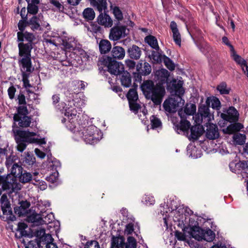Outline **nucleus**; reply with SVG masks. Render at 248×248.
<instances>
[{
  "label": "nucleus",
  "instance_id": "obj_1",
  "mask_svg": "<svg viewBox=\"0 0 248 248\" xmlns=\"http://www.w3.org/2000/svg\"><path fill=\"white\" fill-rule=\"evenodd\" d=\"M140 88L146 99L151 100L156 106L161 104L166 94L165 87L155 84L153 80L147 79L143 80Z\"/></svg>",
  "mask_w": 248,
  "mask_h": 248
},
{
  "label": "nucleus",
  "instance_id": "obj_2",
  "mask_svg": "<svg viewBox=\"0 0 248 248\" xmlns=\"http://www.w3.org/2000/svg\"><path fill=\"white\" fill-rule=\"evenodd\" d=\"M140 88L146 99L151 100L156 106L161 104L166 94L165 87L155 84L153 80L147 79L143 80Z\"/></svg>",
  "mask_w": 248,
  "mask_h": 248
},
{
  "label": "nucleus",
  "instance_id": "obj_3",
  "mask_svg": "<svg viewBox=\"0 0 248 248\" xmlns=\"http://www.w3.org/2000/svg\"><path fill=\"white\" fill-rule=\"evenodd\" d=\"M0 195L2 191H6L9 196L13 193H17L21 189V185L17 182L16 178L11 174L6 175H0Z\"/></svg>",
  "mask_w": 248,
  "mask_h": 248
},
{
  "label": "nucleus",
  "instance_id": "obj_4",
  "mask_svg": "<svg viewBox=\"0 0 248 248\" xmlns=\"http://www.w3.org/2000/svg\"><path fill=\"white\" fill-rule=\"evenodd\" d=\"M219 115L221 119L218 121V124L220 127H224L228 122L232 123L238 122L239 117L238 111L232 106L224 108L222 112H218Z\"/></svg>",
  "mask_w": 248,
  "mask_h": 248
},
{
  "label": "nucleus",
  "instance_id": "obj_5",
  "mask_svg": "<svg viewBox=\"0 0 248 248\" xmlns=\"http://www.w3.org/2000/svg\"><path fill=\"white\" fill-rule=\"evenodd\" d=\"M35 39V36L32 33L27 31L23 32H17V41L19 42L18 44L19 51H23L26 48L31 51L33 48V41Z\"/></svg>",
  "mask_w": 248,
  "mask_h": 248
},
{
  "label": "nucleus",
  "instance_id": "obj_6",
  "mask_svg": "<svg viewBox=\"0 0 248 248\" xmlns=\"http://www.w3.org/2000/svg\"><path fill=\"white\" fill-rule=\"evenodd\" d=\"M0 203L2 214L0 213V219L4 221L9 222V221H13L16 219V217L13 214L11 204L9 201L7 194H3L0 198Z\"/></svg>",
  "mask_w": 248,
  "mask_h": 248
},
{
  "label": "nucleus",
  "instance_id": "obj_7",
  "mask_svg": "<svg viewBox=\"0 0 248 248\" xmlns=\"http://www.w3.org/2000/svg\"><path fill=\"white\" fill-rule=\"evenodd\" d=\"M137 241L133 236H129L126 243L123 236L115 237L112 236L110 248H136Z\"/></svg>",
  "mask_w": 248,
  "mask_h": 248
},
{
  "label": "nucleus",
  "instance_id": "obj_8",
  "mask_svg": "<svg viewBox=\"0 0 248 248\" xmlns=\"http://www.w3.org/2000/svg\"><path fill=\"white\" fill-rule=\"evenodd\" d=\"M19 56L22 58L18 60V63L21 65L22 67L25 70L22 72H25L30 74L34 70V67L32 66L31 60V51L28 49L25 48L24 50L19 51Z\"/></svg>",
  "mask_w": 248,
  "mask_h": 248
},
{
  "label": "nucleus",
  "instance_id": "obj_9",
  "mask_svg": "<svg viewBox=\"0 0 248 248\" xmlns=\"http://www.w3.org/2000/svg\"><path fill=\"white\" fill-rule=\"evenodd\" d=\"M83 135L85 141L90 144L97 143L102 138L98 134L97 127L94 125L88 126L83 132Z\"/></svg>",
  "mask_w": 248,
  "mask_h": 248
},
{
  "label": "nucleus",
  "instance_id": "obj_10",
  "mask_svg": "<svg viewBox=\"0 0 248 248\" xmlns=\"http://www.w3.org/2000/svg\"><path fill=\"white\" fill-rule=\"evenodd\" d=\"M117 22L115 26L110 31L109 38L114 41H118L121 38H124L129 33V30L125 25H119Z\"/></svg>",
  "mask_w": 248,
  "mask_h": 248
},
{
  "label": "nucleus",
  "instance_id": "obj_11",
  "mask_svg": "<svg viewBox=\"0 0 248 248\" xmlns=\"http://www.w3.org/2000/svg\"><path fill=\"white\" fill-rule=\"evenodd\" d=\"M102 62L103 64L107 66L108 71L111 74L118 75L124 70V65L111 57L107 56L104 58Z\"/></svg>",
  "mask_w": 248,
  "mask_h": 248
},
{
  "label": "nucleus",
  "instance_id": "obj_12",
  "mask_svg": "<svg viewBox=\"0 0 248 248\" xmlns=\"http://www.w3.org/2000/svg\"><path fill=\"white\" fill-rule=\"evenodd\" d=\"M182 96L172 95V96L166 99L163 104L164 109L169 113L175 112L178 108L182 104L181 101L183 100ZM184 102L182 103L183 104Z\"/></svg>",
  "mask_w": 248,
  "mask_h": 248
},
{
  "label": "nucleus",
  "instance_id": "obj_13",
  "mask_svg": "<svg viewBox=\"0 0 248 248\" xmlns=\"http://www.w3.org/2000/svg\"><path fill=\"white\" fill-rule=\"evenodd\" d=\"M183 82L176 79L172 78L169 80L166 84V89L172 95L183 96L185 90L183 87Z\"/></svg>",
  "mask_w": 248,
  "mask_h": 248
},
{
  "label": "nucleus",
  "instance_id": "obj_14",
  "mask_svg": "<svg viewBox=\"0 0 248 248\" xmlns=\"http://www.w3.org/2000/svg\"><path fill=\"white\" fill-rule=\"evenodd\" d=\"M210 107L207 104L201 105L198 109V117L196 118V123H202L204 120L206 123H209L214 118V115L210 112Z\"/></svg>",
  "mask_w": 248,
  "mask_h": 248
},
{
  "label": "nucleus",
  "instance_id": "obj_15",
  "mask_svg": "<svg viewBox=\"0 0 248 248\" xmlns=\"http://www.w3.org/2000/svg\"><path fill=\"white\" fill-rule=\"evenodd\" d=\"M12 132L14 134L20 136V138H23L27 140L28 143H35L38 139L31 138V137L36 135V133L33 132H30L29 131H23L18 129V126H16V123L13 125Z\"/></svg>",
  "mask_w": 248,
  "mask_h": 248
},
{
  "label": "nucleus",
  "instance_id": "obj_16",
  "mask_svg": "<svg viewBox=\"0 0 248 248\" xmlns=\"http://www.w3.org/2000/svg\"><path fill=\"white\" fill-rule=\"evenodd\" d=\"M170 72L164 68L156 70L155 73V78L157 84L161 87H165L164 84H167L170 80Z\"/></svg>",
  "mask_w": 248,
  "mask_h": 248
},
{
  "label": "nucleus",
  "instance_id": "obj_17",
  "mask_svg": "<svg viewBox=\"0 0 248 248\" xmlns=\"http://www.w3.org/2000/svg\"><path fill=\"white\" fill-rule=\"evenodd\" d=\"M206 137L210 140H214L219 138L220 135L217 126L213 124L206 123Z\"/></svg>",
  "mask_w": 248,
  "mask_h": 248
},
{
  "label": "nucleus",
  "instance_id": "obj_18",
  "mask_svg": "<svg viewBox=\"0 0 248 248\" xmlns=\"http://www.w3.org/2000/svg\"><path fill=\"white\" fill-rule=\"evenodd\" d=\"M86 55L85 51L82 48H78L74 49V51L70 52L69 56L71 61H73L74 63L77 64H81L82 63V58Z\"/></svg>",
  "mask_w": 248,
  "mask_h": 248
},
{
  "label": "nucleus",
  "instance_id": "obj_19",
  "mask_svg": "<svg viewBox=\"0 0 248 248\" xmlns=\"http://www.w3.org/2000/svg\"><path fill=\"white\" fill-rule=\"evenodd\" d=\"M13 120L15 122L18 123V125L19 127L26 128L30 126L32 118L31 116L28 115L22 116H14Z\"/></svg>",
  "mask_w": 248,
  "mask_h": 248
},
{
  "label": "nucleus",
  "instance_id": "obj_20",
  "mask_svg": "<svg viewBox=\"0 0 248 248\" xmlns=\"http://www.w3.org/2000/svg\"><path fill=\"white\" fill-rule=\"evenodd\" d=\"M190 132L188 139L190 140L194 141L197 140L202 135L204 132V128L200 124L195 125L190 128Z\"/></svg>",
  "mask_w": 248,
  "mask_h": 248
},
{
  "label": "nucleus",
  "instance_id": "obj_21",
  "mask_svg": "<svg viewBox=\"0 0 248 248\" xmlns=\"http://www.w3.org/2000/svg\"><path fill=\"white\" fill-rule=\"evenodd\" d=\"M127 53L131 59L138 60L140 59L142 51L140 47L136 45H132L128 47Z\"/></svg>",
  "mask_w": 248,
  "mask_h": 248
},
{
  "label": "nucleus",
  "instance_id": "obj_22",
  "mask_svg": "<svg viewBox=\"0 0 248 248\" xmlns=\"http://www.w3.org/2000/svg\"><path fill=\"white\" fill-rule=\"evenodd\" d=\"M19 204L20 205L19 206L14 207V212L19 217H21L27 213V209L31 206V203L30 202L27 200H22L19 201Z\"/></svg>",
  "mask_w": 248,
  "mask_h": 248
},
{
  "label": "nucleus",
  "instance_id": "obj_23",
  "mask_svg": "<svg viewBox=\"0 0 248 248\" xmlns=\"http://www.w3.org/2000/svg\"><path fill=\"white\" fill-rule=\"evenodd\" d=\"M119 75L121 85L125 88L130 87L132 84V77L130 74L126 71H123Z\"/></svg>",
  "mask_w": 248,
  "mask_h": 248
},
{
  "label": "nucleus",
  "instance_id": "obj_24",
  "mask_svg": "<svg viewBox=\"0 0 248 248\" xmlns=\"http://www.w3.org/2000/svg\"><path fill=\"white\" fill-rule=\"evenodd\" d=\"M244 128V125L240 123L232 122L226 129H223V132L225 134H232L237 133L242 129Z\"/></svg>",
  "mask_w": 248,
  "mask_h": 248
},
{
  "label": "nucleus",
  "instance_id": "obj_25",
  "mask_svg": "<svg viewBox=\"0 0 248 248\" xmlns=\"http://www.w3.org/2000/svg\"><path fill=\"white\" fill-rule=\"evenodd\" d=\"M97 22L99 24L105 27H111L113 25V21L111 17L106 13H100L97 17Z\"/></svg>",
  "mask_w": 248,
  "mask_h": 248
},
{
  "label": "nucleus",
  "instance_id": "obj_26",
  "mask_svg": "<svg viewBox=\"0 0 248 248\" xmlns=\"http://www.w3.org/2000/svg\"><path fill=\"white\" fill-rule=\"evenodd\" d=\"M112 58L113 59H123L125 56V52L124 48L119 46H114L111 50Z\"/></svg>",
  "mask_w": 248,
  "mask_h": 248
},
{
  "label": "nucleus",
  "instance_id": "obj_27",
  "mask_svg": "<svg viewBox=\"0 0 248 248\" xmlns=\"http://www.w3.org/2000/svg\"><path fill=\"white\" fill-rule=\"evenodd\" d=\"M40 15L33 16L28 21L29 26L30 27L31 29L33 31L36 30H41V27L40 25L41 20L40 18Z\"/></svg>",
  "mask_w": 248,
  "mask_h": 248
},
{
  "label": "nucleus",
  "instance_id": "obj_28",
  "mask_svg": "<svg viewBox=\"0 0 248 248\" xmlns=\"http://www.w3.org/2000/svg\"><path fill=\"white\" fill-rule=\"evenodd\" d=\"M190 230V235L193 238L198 241L202 240L204 229L198 226L195 225L191 227Z\"/></svg>",
  "mask_w": 248,
  "mask_h": 248
},
{
  "label": "nucleus",
  "instance_id": "obj_29",
  "mask_svg": "<svg viewBox=\"0 0 248 248\" xmlns=\"http://www.w3.org/2000/svg\"><path fill=\"white\" fill-rule=\"evenodd\" d=\"M137 71H140L143 76L149 75L152 71L151 65L145 62L142 66V62H139L136 66Z\"/></svg>",
  "mask_w": 248,
  "mask_h": 248
},
{
  "label": "nucleus",
  "instance_id": "obj_30",
  "mask_svg": "<svg viewBox=\"0 0 248 248\" xmlns=\"http://www.w3.org/2000/svg\"><path fill=\"white\" fill-rule=\"evenodd\" d=\"M36 159L34 155L30 152H25L22 165L27 167H31L35 163Z\"/></svg>",
  "mask_w": 248,
  "mask_h": 248
},
{
  "label": "nucleus",
  "instance_id": "obj_31",
  "mask_svg": "<svg viewBox=\"0 0 248 248\" xmlns=\"http://www.w3.org/2000/svg\"><path fill=\"white\" fill-rule=\"evenodd\" d=\"M111 48L110 42L105 39H102L99 43V49L101 54H106L110 51Z\"/></svg>",
  "mask_w": 248,
  "mask_h": 248
},
{
  "label": "nucleus",
  "instance_id": "obj_32",
  "mask_svg": "<svg viewBox=\"0 0 248 248\" xmlns=\"http://www.w3.org/2000/svg\"><path fill=\"white\" fill-rule=\"evenodd\" d=\"M45 232V229H40L35 232V235L37 238L38 241H40V243L41 241H46L48 239L53 240L51 235L49 234H46Z\"/></svg>",
  "mask_w": 248,
  "mask_h": 248
},
{
  "label": "nucleus",
  "instance_id": "obj_33",
  "mask_svg": "<svg viewBox=\"0 0 248 248\" xmlns=\"http://www.w3.org/2000/svg\"><path fill=\"white\" fill-rule=\"evenodd\" d=\"M205 104L208 105V107L211 106L213 109L219 110L220 108V102L217 97L215 96L207 97Z\"/></svg>",
  "mask_w": 248,
  "mask_h": 248
},
{
  "label": "nucleus",
  "instance_id": "obj_34",
  "mask_svg": "<svg viewBox=\"0 0 248 248\" xmlns=\"http://www.w3.org/2000/svg\"><path fill=\"white\" fill-rule=\"evenodd\" d=\"M15 140L17 143L16 149L20 152H23L26 148L27 140L20 136L14 134Z\"/></svg>",
  "mask_w": 248,
  "mask_h": 248
},
{
  "label": "nucleus",
  "instance_id": "obj_35",
  "mask_svg": "<svg viewBox=\"0 0 248 248\" xmlns=\"http://www.w3.org/2000/svg\"><path fill=\"white\" fill-rule=\"evenodd\" d=\"M145 42L147 43L152 48L155 50H160L159 46L158 44L157 40L154 36L149 35L146 36L144 38Z\"/></svg>",
  "mask_w": 248,
  "mask_h": 248
},
{
  "label": "nucleus",
  "instance_id": "obj_36",
  "mask_svg": "<svg viewBox=\"0 0 248 248\" xmlns=\"http://www.w3.org/2000/svg\"><path fill=\"white\" fill-rule=\"evenodd\" d=\"M91 4L100 12V14L102 13L103 10L105 11L107 9V0H98L96 1V3L93 2Z\"/></svg>",
  "mask_w": 248,
  "mask_h": 248
},
{
  "label": "nucleus",
  "instance_id": "obj_37",
  "mask_svg": "<svg viewBox=\"0 0 248 248\" xmlns=\"http://www.w3.org/2000/svg\"><path fill=\"white\" fill-rule=\"evenodd\" d=\"M137 85L135 88L130 89L126 94V97L129 102L137 101L139 99L138 94L137 91Z\"/></svg>",
  "mask_w": 248,
  "mask_h": 248
},
{
  "label": "nucleus",
  "instance_id": "obj_38",
  "mask_svg": "<svg viewBox=\"0 0 248 248\" xmlns=\"http://www.w3.org/2000/svg\"><path fill=\"white\" fill-rule=\"evenodd\" d=\"M23 173V168L21 165H18L17 163H14L11 168V175L16 177H19Z\"/></svg>",
  "mask_w": 248,
  "mask_h": 248
},
{
  "label": "nucleus",
  "instance_id": "obj_39",
  "mask_svg": "<svg viewBox=\"0 0 248 248\" xmlns=\"http://www.w3.org/2000/svg\"><path fill=\"white\" fill-rule=\"evenodd\" d=\"M231 56L232 57L233 60L241 66L243 71H244L243 65H246V61L240 56L237 54L234 49L231 51Z\"/></svg>",
  "mask_w": 248,
  "mask_h": 248
},
{
  "label": "nucleus",
  "instance_id": "obj_40",
  "mask_svg": "<svg viewBox=\"0 0 248 248\" xmlns=\"http://www.w3.org/2000/svg\"><path fill=\"white\" fill-rule=\"evenodd\" d=\"M215 233L211 229L208 228L204 230L203 234L202 240H205L207 242H212L215 239Z\"/></svg>",
  "mask_w": 248,
  "mask_h": 248
},
{
  "label": "nucleus",
  "instance_id": "obj_41",
  "mask_svg": "<svg viewBox=\"0 0 248 248\" xmlns=\"http://www.w3.org/2000/svg\"><path fill=\"white\" fill-rule=\"evenodd\" d=\"M44 216V215L41 216L40 214H33L30 217V219L32 223L36 225H42L44 224L43 219Z\"/></svg>",
  "mask_w": 248,
  "mask_h": 248
},
{
  "label": "nucleus",
  "instance_id": "obj_42",
  "mask_svg": "<svg viewBox=\"0 0 248 248\" xmlns=\"http://www.w3.org/2000/svg\"><path fill=\"white\" fill-rule=\"evenodd\" d=\"M82 15L87 21L93 20L95 17V13L91 8H87L84 9Z\"/></svg>",
  "mask_w": 248,
  "mask_h": 248
},
{
  "label": "nucleus",
  "instance_id": "obj_43",
  "mask_svg": "<svg viewBox=\"0 0 248 248\" xmlns=\"http://www.w3.org/2000/svg\"><path fill=\"white\" fill-rule=\"evenodd\" d=\"M21 242L24 244L25 248H40L41 247L40 241H38L37 239L30 241L28 244H26L24 239H22Z\"/></svg>",
  "mask_w": 248,
  "mask_h": 248
},
{
  "label": "nucleus",
  "instance_id": "obj_44",
  "mask_svg": "<svg viewBox=\"0 0 248 248\" xmlns=\"http://www.w3.org/2000/svg\"><path fill=\"white\" fill-rule=\"evenodd\" d=\"M150 58L153 59L156 63H160L162 62L163 55L161 53L159 52V50H152Z\"/></svg>",
  "mask_w": 248,
  "mask_h": 248
},
{
  "label": "nucleus",
  "instance_id": "obj_45",
  "mask_svg": "<svg viewBox=\"0 0 248 248\" xmlns=\"http://www.w3.org/2000/svg\"><path fill=\"white\" fill-rule=\"evenodd\" d=\"M233 139L236 144L241 145L245 143L246 136L244 134L237 133L234 134Z\"/></svg>",
  "mask_w": 248,
  "mask_h": 248
},
{
  "label": "nucleus",
  "instance_id": "obj_46",
  "mask_svg": "<svg viewBox=\"0 0 248 248\" xmlns=\"http://www.w3.org/2000/svg\"><path fill=\"white\" fill-rule=\"evenodd\" d=\"M190 126V122L187 120H181L179 124H177L176 127L177 129H179L183 132L187 131Z\"/></svg>",
  "mask_w": 248,
  "mask_h": 248
},
{
  "label": "nucleus",
  "instance_id": "obj_47",
  "mask_svg": "<svg viewBox=\"0 0 248 248\" xmlns=\"http://www.w3.org/2000/svg\"><path fill=\"white\" fill-rule=\"evenodd\" d=\"M16 113L14 116H22L28 115L30 112L26 105H20L16 108Z\"/></svg>",
  "mask_w": 248,
  "mask_h": 248
},
{
  "label": "nucleus",
  "instance_id": "obj_48",
  "mask_svg": "<svg viewBox=\"0 0 248 248\" xmlns=\"http://www.w3.org/2000/svg\"><path fill=\"white\" fill-rule=\"evenodd\" d=\"M162 61H163L165 65L170 70L173 71L174 70V63L172 61L170 58H169L168 57L166 56L165 55H163Z\"/></svg>",
  "mask_w": 248,
  "mask_h": 248
},
{
  "label": "nucleus",
  "instance_id": "obj_49",
  "mask_svg": "<svg viewBox=\"0 0 248 248\" xmlns=\"http://www.w3.org/2000/svg\"><path fill=\"white\" fill-rule=\"evenodd\" d=\"M184 109L187 115H193L196 112V106L193 104H186Z\"/></svg>",
  "mask_w": 248,
  "mask_h": 248
},
{
  "label": "nucleus",
  "instance_id": "obj_50",
  "mask_svg": "<svg viewBox=\"0 0 248 248\" xmlns=\"http://www.w3.org/2000/svg\"><path fill=\"white\" fill-rule=\"evenodd\" d=\"M23 82V86L24 88L27 89L28 88L32 87L30 83L29 78L30 76V73H27L25 72H22L21 73Z\"/></svg>",
  "mask_w": 248,
  "mask_h": 248
},
{
  "label": "nucleus",
  "instance_id": "obj_51",
  "mask_svg": "<svg viewBox=\"0 0 248 248\" xmlns=\"http://www.w3.org/2000/svg\"><path fill=\"white\" fill-rule=\"evenodd\" d=\"M151 127L152 129H155L161 127L162 123L159 119L154 115H152L150 118Z\"/></svg>",
  "mask_w": 248,
  "mask_h": 248
},
{
  "label": "nucleus",
  "instance_id": "obj_52",
  "mask_svg": "<svg viewBox=\"0 0 248 248\" xmlns=\"http://www.w3.org/2000/svg\"><path fill=\"white\" fill-rule=\"evenodd\" d=\"M217 89L221 94H228L230 93V89L227 88V84L224 82H221L217 86Z\"/></svg>",
  "mask_w": 248,
  "mask_h": 248
},
{
  "label": "nucleus",
  "instance_id": "obj_53",
  "mask_svg": "<svg viewBox=\"0 0 248 248\" xmlns=\"http://www.w3.org/2000/svg\"><path fill=\"white\" fill-rule=\"evenodd\" d=\"M19 181L22 183L30 182L32 180V175L30 172H25L19 177Z\"/></svg>",
  "mask_w": 248,
  "mask_h": 248
},
{
  "label": "nucleus",
  "instance_id": "obj_54",
  "mask_svg": "<svg viewBox=\"0 0 248 248\" xmlns=\"http://www.w3.org/2000/svg\"><path fill=\"white\" fill-rule=\"evenodd\" d=\"M37 4L30 3L28 2L27 6V12L29 14L35 15L38 11V7L36 5Z\"/></svg>",
  "mask_w": 248,
  "mask_h": 248
},
{
  "label": "nucleus",
  "instance_id": "obj_55",
  "mask_svg": "<svg viewBox=\"0 0 248 248\" xmlns=\"http://www.w3.org/2000/svg\"><path fill=\"white\" fill-rule=\"evenodd\" d=\"M18 28L20 31L19 32H25V30L27 26H29L28 19H22L20 20L17 24Z\"/></svg>",
  "mask_w": 248,
  "mask_h": 248
},
{
  "label": "nucleus",
  "instance_id": "obj_56",
  "mask_svg": "<svg viewBox=\"0 0 248 248\" xmlns=\"http://www.w3.org/2000/svg\"><path fill=\"white\" fill-rule=\"evenodd\" d=\"M128 103L130 110L133 111L135 114L138 113L139 109L141 108L140 105L137 103V101L129 102Z\"/></svg>",
  "mask_w": 248,
  "mask_h": 248
},
{
  "label": "nucleus",
  "instance_id": "obj_57",
  "mask_svg": "<svg viewBox=\"0 0 248 248\" xmlns=\"http://www.w3.org/2000/svg\"><path fill=\"white\" fill-rule=\"evenodd\" d=\"M113 13L115 18L118 20V22L122 20L124 17L123 13L119 7L115 6L113 9Z\"/></svg>",
  "mask_w": 248,
  "mask_h": 248
},
{
  "label": "nucleus",
  "instance_id": "obj_58",
  "mask_svg": "<svg viewBox=\"0 0 248 248\" xmlns=\"http://www.w3.org/2000/svg\"><path fill=\"white\" fill-rule=\"evenodd\" d=\"M101 30L102 29L100 26H99L96 23H92L90 27H89L88 28V31H90L91 32H92L93 33H97L98 32H101Z\"/></svg>",
  "mask_w": 248,
  "mask_h": 248
},
{
  "label": "nucleus",
  "instance_id": "obj_59",
  "mask_svg": "<svg viewBox=\"0 0 248 248\" xmlns=\"http://www.w3.org/2000/svg\"><path fill=\"white\" fill-rule=\"evenodd\" d=\"M62 45L65 48L71 52V51H74V49H77L75 47V44L74 43H72L67 41H63Z\"/></svg>",
  "mask_w": 248,
  "mask_h": 248
},
{
  "label": "nucleus",
  "instance_id": "obj_60",
  "mask_svg": "<svg viewBox=\"0 0 248 248\" xmlns=\"http://www.w3.org/2000/svg\"><path fill=\"white\" fill-rule=\"evenodd\" d=\"M16 100L18 101L17 103L19 106L26 105L27 104L25 96L22 91H20L19 93L17 96Z\"/></svg>",
  "mask_w": 248,
  "mask_h": 248
},
{
  "label": "nucleus",
  "instance_id": "obj_61",
  "mask_svg": "<svg viewBox=\"0 0 248 248\" xmlns=\"http://www.w3.org/2000/svg\"><path fill=\"white\" fill-rule=\"evenodd\" d=\"M49 3L55 6L57 10L62 12L64 9V6L58 0H49Z\"/></svg>",
  "mask_w": 248,
  "mask_h": 248
},
{
  "label": "nucleus",
  "instance_id": "obj_62",
  "mask_svg": "<svg viewBox=\"0 0 248 248\" xmlns=\"http://www.w3.org/2000/svg\"><path fill=\"white\" fill-rule=\"evenodd\" d=\"M236 166L238 168L242 169L246 171H248V161H240L236 164Z\"/></svg>",
  "mask_w": 248,
  "mask_h": 248
},
{
  "label": "nucleus",
  "instance_id": "obj_63",
  "mask_svg": "<svg viewBox=\"0 0 248 248\" xmlns=\"http://www.w3.org/2000/svg\"><path fill=\"white\" fill-rule=\"evenodd\" d=\"M172 33L174 41L175 42L176 45L180 46L181 43V38L179 31H173L172 32Z\"/></svg>",
  "mask_w": 248,
  "mask_h": 248
},
{
  "label": "nucleus",
  "instance_id": "obj_64",
  "mask_svg": "<svg viewBox=\"0 0 248 248\" xmlns=\"http://www.w3.org/2000/svg\"><path fill=\"white\" fill-rule=\"evenodd\" d=\"M35 181V182H33V181L31 182V183L34 185H38V187L40 188L41 190H45L47 188V185L45 182L44 181H40L38 182L36 181V180H34Z\"/></svg>",
  "mask_w": 248,
  "mask_h": 248
}]
</instances>
